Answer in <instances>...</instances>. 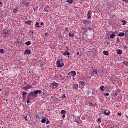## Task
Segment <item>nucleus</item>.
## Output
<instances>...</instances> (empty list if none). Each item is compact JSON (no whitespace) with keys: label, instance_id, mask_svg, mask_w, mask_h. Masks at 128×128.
<instances>
[{"label":"nucleus","instance_id":"7ed1b4c3","mask_svg":"<svg viewBox=\"0 0 128 128\" xmlns=\"http://www.w3.org/2000/svg\"><path fill=\"white\" fill-rule=\"evenodd\" d=\"M2 32L3 36H4V38H8V36H10L12 34V33H10V30H4Z\"/></svg>","mask_w":128,"mask_h":128},{"label":"nucleus","instance_id":"72a5a7b5","mask_svg":"<svg viewBox=\"0 0 128 128\" xmlns=\"http://www.w3.org/2000/svg\"><path fill=\"white\" fill-rule=\"evenodd\" d=\"M110 96V94H108V93L104 94V96Z\"/></svg>","mask_w":128,"mask_h":128},{"label":"nucleus","instance_id":"f03ea898","mask_svg":"<svg viewBox=\"0 0 128 128\" xmlns=\"http://www.w3.org/2000/svg\"><path fill=\"white\" fill-rule=\"evenodd\" d=\"M57 68H64V64L62 62V60H58L56 62Z\"/></svg>","mask_w":128,"mask_h":128},{"label":"nucleus","instance_id":"e433bc0d","mask_svg":"<svg viewBox=\"0 0 128 128\" xmlns=\"http://www.w3.org/2000/svg\"><path fill=\"white\" fill-rule=\"evenodd\" d=\"M123 2H124L126 4H128V0H122Z\"/></svg>","mask_w":128,"mask_h":128},{"label":"nucleus","instance_id":"bb28decb","mask_svg":"<svg viewBox=\"0 0 128 128\" xmlns=\"http://www.w3.org/2000/svg\"><path fill=\"white\" fill-rule=\"evenodd\" d=\"M4 49H0V54H4Z\"/></svg>","mask_w":128,"mask_h":128},{"label":"nucleus","instance_id":"c03bdc74","mask_svg":"<svg viewBox=\"0 0 128 128\" xmlns=\"http://www.w3.org/2000/svg\"><path fill=\"white\" fill-rule=\"evenodd\" d=\"M95 74H98V70H95L94 71Z\"/></svg>","mask_w":128,"mask_h":128},{"label":"nucleus","instance_id":"13d9d810","mask_svg":"<svg viewBox=\"0 0 128 128\" xmlns=\"http://www.w3.org/2000/svg\"><path fill=\"white\" fill-rule=\"evenodd\" d=\"M60 76H62V75H60Z\"/></svg>","mask_w":128,"mask_h":128},{"label":"nucleus","instance_id":"ddd939ff","mask_svg":"<svg viewBox=\"0 0 128 128\" xmlns=\"http://www.w3.org/2000/svg\"><path fill=\"white\" fill-rule=\"evenodd\" d=\"M43 96H48V91L46 90H44V92H43Z\"/></svg>","mask_w":128,"mask_h":128},{"label":"nucleus","instance_id":"f704fd0d","mask_svg":"<svg viewBox=\"0 0 128 128\" xmlns=\"http://www.w3.org/2000/svg\"><path fill=\"white\" fill-rule=\"evenodd\" d=\"M98 122H100H100H102V119L100 118L98 120Z\"/></svg>","mask_w":128,"mask_h":128},{"label":"nucleus","instance_id":"0eeeda50","mask_svg":"<svg viewBox=\"0 0 128 128\" xmlns=\"http://www.w3.org/2000/svg\"><path fill=\"white\" fill-rule=\"evenodd\" d=\"M92 12L89 11L87 15L88 18V20H90V18H92Z\"/></svg>","mask_w":128,"mask_h":128},{"label":"nucleus","instance_id":"cd10ccee","mask_svg":"<svg viewBox=\"0 0 128 128\" xmlns=\"http://www.w3.org/2000/svg\"><path fill=\"white\" fill-rule=\"evenodd\" d=\"M60 114H66V111L64 110H62L61 111Z\"/></svg>","mask_w":128,"mask_h":128},{"label":"nucleus","instance_id":"4468645a","mask_svg":"<svg viewBox=\"0 0 128 128\" xmlns=\"http://www.w3.org/2000/svg\"><path fill=\"white\" fill-rule=\"evenodd\" d=\"M26 94H28L26 92H22L23 100H24L26 98Z\"/></svg>","mask_w":128,"mask_h":128},{"label":"nucleus","instance_id":"6ab92c4d","mask_svg":"<svg viewBox=\"0 0 128 128\" xmlns=\"http://www.w3.org/2000/svg\"><path fill=\"white\" fill-rule=\"evenodd\" d=\"M84 84H86V82H82V81H80V85H81V86H84Z\"/></svg>","mask_w":128,"mask_h":128},{"label":"nucleus","instance_id":"a211bd4d","mask_svg":"<svg viewBox=\"0 0 128 128\" xmlns=\"http://www.w3.org/2000/svg\"><path fill=\"white\" fill-rule=\"evenodd\" d=\"M46 118H45L42 120L41 122H42V124H46Z\"/></svg>","mask_w":128,"mask_h":128},{"label":"nucleus","instance_id":"9b49d317","mask_svg":"<svg viewBox=\"0 0 128 128\" xmlns=\"http://www.w3.org/2000/svg\"><path fill=\"white\" fill-rule=\"evenodd\" d=\"M64 56H70V52H68V51H66V52H64Z\"/></svg>","mask_w":128,"mask_h":128},{"label":"nucleus","instance_id":"412c9836","mask_svg":"<svg viewBox=\"0 0 128 128\" xmlns=\"http://www.w3.org/2000/svg\"><path fill=\"white\" fill-rule=\"evenodd\" d=\"M26 45L27 46H30V44H32V42H26Z\"/></svg>","mask_w":128,"mask_h":128},{"label":"nucleus","instance_id":"680f3d73","mask_svg":"<svg viewBox=\"0 0 128 128\" xmlns=\"http://www.w3.org/2000/svg\"><path fill=\"white\" fill-rule=\"evenodd\" d=\"M126 66H128V64H126Z\"/></svg>","mask_w":128,"mask_h":128},{"label":"nucleus","instance_id":"603ef678","mask_svg":"<svg viewBox=\"0 0 128 128\" xmlns=\"http://www.w3.org/2000/svg\"><path fill=\"white\" fill-rule=\"evenodd\" d=\"M78 56L80 55V52L77 53Z\"/></svg>","mask_w":128,"mask_h":128},{"label":"nucleus","instance_id":"ea45409f","mask_svg":"<svg viewBox=\"0 0 128 128\" xmlns=\"http://www.w3.org/2000/svg\"><path fill=\"white\" fill-rule=\"evenodd\" d=\"M66 95H64L62 97V98H66Z\"/></svg>","mask_w":128,"mask_h":128},{"label":"nucleus","instance_id":"bf43d9fd","mask_svg":"<svg viewBox=\"0 0 128 128\" xmlns=\"http://www.w3.org/2000/svg\"><path fill=\"white\" fill-rule=\"evenodd\" d=\"M66 48H67V49H68V48L66 47Z\"/></svg>","mask_w":128,"mask_h":128},{"label":"nucleus","instance_id":"6e6552de","mask_svg":"<svg viewBox=\"0 0 128 128\" xmlns=\"http://www.w3.org/2000/svg\"><path fill=\"white\" fill-rule=\"evenodd\" d=\"M31 54H32V51H30V50H25V54L30 55Z\"/></svg>","mask_w":128,"mask_h":128},{"label":"nucleus","instance_id":"20e7f679","mask_svg":"<svg viewBox=\"0 0 128 128\" xmlns=\"http://www.w3.org/2000/svg\"><path fill=\"white\" fill-rule=\"evenodd\" d=\"M32 86L28 85V84L26 83L25 86H24L22 87V90H32Z\"/></svg>","mask_w":128,"mask_h":128},{"label":"nucleus","instance_id":"a19ab883","mask_svg":"<svg viewBox=\"0 0 128 128\" xmlns=\"http://www.w3.org/2000/svg\"><path fill=\"white\" fill-rule=\"evenodd\" d=\"M46 124H50V121L49 120H48L46 122Z\"/></svg>","mask_w":128,"mask_h":128},{"label":"nucleus","instance_id":"5fc2aeb1","mask_svg":"<svg viewBox=\"0 0 128 128\" xmlns=\"http://www.w3.org/2000/svg\"><path fill=\"white\" fill-rule=\"evenodd\" d=\"M123 64H126L125 62H123Z\"/></svg>","mask_w":128,"mask_h":128},{"label":"nucleus","instance_id":"423d86ee","mask_svg":"<svg viewBox=\"0 0 128 128\" xmlns=\"http://www.w3.org/2000/svg\"><path fill=\"white\" fill-rule=\"evenodd\" d=\"M83 24H86V26H88L90 24V20H85L82 21Z\"/></svg>","mask_w":128,"mask_h":128},{"label":"nucleus","instance_id":"37998d69","mask_svg":"<svg viewBox=\"0 0 128 128\" xmlns=\"http://www.w3.org/2000/svg\"><path fill=\"white\" fill-rule=\"evenodd\" d=\"M66 32H68V28H66Z\"/></svg>","mask_w":128,"mask_h":128},{"label":"nucleus","instance_id":"c9c22d12","mask_svg":"<svg viewBox=\"0 0 128 128\" xmlns=\"http://www.w3.org/2000/svg\"><path fill=\"white\" fill-rule=\"evenodd\" d=\"M24 118H25L26 122H28V116H26L24 117Z\"/></svg>","mask_w":128,"mask_h":128},{"label":"nucleus","instance_id":"aec40b11","mask_svg":"<svg viewBox=\"0 0 128 128\" xmlns=\"http://www.w3.org/2000/svg\"><path fill=\"white\" fill-rule=\"evenodd\" d=\"M114 36H116V35H114V34H111V36H110V38L114 40Z\"/></svg>","mask_w":128,"mask_h":128},{"label":"nucleus","instance_id":"f257e3e1","mask_svg":"<svg viewBox=\"0 0 128 128\" xmlns=\"http://www.w3.org/2000/svg\"><path fill=\"white\" fill-rule=\"evenodd\" d=\"M42 92V90H37L36 91L29 93L27 98L28 100H34V98H38V94H40Z\"/></svg>","mask_w":128,"mask_h":128},{"label":"nucleus","instance_id":"5701e85b","mask_svg":"<svg viewBox=\"0 0 128 128\" xmlns=\"http://www.w3.org/2000/svg\"><path fill=\"white\" fill-rule=\"evenodd\" d=\"M18 12V9H14L13 10V14H16Z\"/></svg>","mask_w":128,"mask_h":128},{"label":"nucleus","instance_id":"4c0bfd02","mask_svg":"<svg viewBox=\"0 0 128 128\" xmlns=\"http://www.w3.org/2000/svg\"><path fill=\"white\" fill-rule=\"evenodd\" d=\"M122 113H118V116H122Z\"/></svg>","mask_w":128,"mask_h":128},{"label":"nucleus","instance_id":"2eb2a0df","mask_svg":"<svg viewBox=\"0 0 128 128\" xmlns=\"http://www.w3.org/2000/svg\"><path fill=\"white\" fill-rule=\"evenodd\" d=\"M103 54H104V56H108V52L104 51L103 52Z\"/></svg>","mask_w":128,"mask_h":128},{"label":"nucleus","instance_id":"58836bf2","mask_svg":"<svg viewBox=\"0 0 128 128\" xmlns=\"http://www.w3.org/2000/svg\"><path fill=\"white\" fill-rule=\"evenodd\" d=\"M62 118H66V114H63V116H62Z\"/></svg>","mask_w":128,"mask_h":128},{"label":"nucleus","instance_id":"f8f14e48","mask_svg":"<svg viewBox=\"0 0 128 128\" xmlns=\"http://www.w3.org/2000/svg\"><path fill=\"white\" fill-rule=\"evenodd\" d=\"M74 90H76L78 88V84H74Z\"/></svg>","mask_w":128,"mask_h":128},{"label":"nucleus","instance_id":"864d4df0","mask_svg":"<svg viewBox=\"0 0 128 128\" xmlns=\"http://www.w3.org/2000/svg\"><path fill=\"white\" fill-rule=\"evenodd\" d=\"M36 118H38L39 117H38V116H36Z\"/></svg>","mask_w":128,"mask_h":128},{"label":"nucleus","instance_id":"dca6fc26","mask_svg":"<svg viewBox=\"0 0 128 128\" xmlns=\"http://www.w3.org/2000/svg\"><path fill=\"white\" fill-rule=\"evenodd\" d=\"M67 2H68V4H72V3L74 2V0H68Z\"/></svg>","mask_w":128,"mask_h":128},{"label":"nucleus","instance_id":"9d476101","mask_svg":"<svg viewBox=\"0 0 128 128\" xmlns=\"http://www.w3.org/2000/svg\"><path fill=\"white\" fill-rule=\"evenodd\" d=\"M69 76H76V72L74 71L71 72H69Z\"/></svg>","mask_w":128,"mask_h":128},{"label":"nucleus","instance_id":"79ce46f5","mask_svg":"<svg viewBox=\"0 0 128 128\" xmlns=\"http://www.w3.org/2000/svg\"><path fill=\"white\" fill-rule=\"evenodd\" d=\"M30 100H28L27 101V104H30Z\"/></svg>","mask_w":128,"mask_h":128},{"label":"nucleus","instance_id":"c756f323","mask_svg":"<svg viewBox=\"0 0 128 128\" xmlns=\"http://www.w3.org/2000/svg\"><path fill=\"white\" fill-rule=\"evenodd\" d=\"M117 42L118 44H120V39L118 38L117 39Z\"/></svg>","mask_w":128,"mask_h":128},{"label":"nucleus","instance_id":"4be33fe9","mask_svg":"<svg viewBox=\"0 0 128 128\" xmlns=\"http://www.w3.org/2000/svg\"><path fill=\"white\" fill-rule=\"evenodd\" d=\"M118 36H124L125 34L124 33H120L119 34H118Z\"/></svg>","mask_w":128,"mask_h":128},{"label":"nucleus","instance_id":"49530a36","mask_svg":"<svg viewBox=\"0 0 128 128\" xmlns=\"http://www.w3.org/2000/svg\"><path fill=\"white\" fill-rule=\"evenodd\" d=\"M2 2H0V6H2Z\"/></svg>","mask_w":128,"mask_h":128},{"label":"nucleus","instance_id":"393cba45","mask_svg":"<svg viewBox=\"0 0 128 128\" xmlns=\"http://www.w3.org/2000/svg\"><path fill=\"white\" fill-rule=\"evenodd\" d=\"M69 36L70 38H74V34L70 33Z\"/></svg>","mask_w":128,"mask_h":128},{"label":"nucleus","instance_id":"8fccbe9b","mask_svg":"<svg viewBox=\"0 0 128 128\" xmlns=\"http://www.w3.org/2000/svg\"><path fill=\"white\" fill-rule=\"evenodd\" d=\"M28 4H29L28 2L26 3V6H28Z\"/></svg>","mask_w":128,"mask_h":128},{"label":"nucleus","instance_id":"3c124183","mask_svg":"<svg viewBox=\"0 0 128 128\" xmlns=\"http://www.w3.org/2000/svg\"><path fill=\"white\" fill-rule=\"evenodd\" d=\"M76 123H77V124H80V121H77V122H76Z\"/></svg>","mask_w":128,"mask_h":128},{"label":"nucleus","instance_id":"b1692460","mask_svg":"<svg viewBox=\"0 0 128 128\" xmlns=\"http://www.w3.org/2000/svg\"><path fill=\"white\" fill-rule=\"evenodd\" d=\"M26 24L28 26H30L32 24V22L31 21L26 22Z\"/></svg>","mask_w":128,"mask_h":128},{"label":"nucleus","instance_id":"473e14b6","mask_svg":"<svg viewBox=\"0 0 128 128\" xmlns=\"http://www.w3.org/2000/svg\"><path fill=\"white\" fill-rule=\"evenodd\" d=\"M122 22H124V26H126V22L124 21V20H123Z\"/></svg>","mask_w":128,"mask_h":128},{"label":"nucleus","instance_id":"39448f33","mask_svg":"<svg viewBox=\"0 0 128 128\" xmlns=\"http://www.w3.org/2000/svg\"><path fill=\"white\" fill-rule=\"evenodd\" d=\"M53 88L54 90H56V88H58V86H60L59 84L56 83V82H54L52 84Z\"/></svg>","mask_w":128,"mask_h":128},{"label":"nucleus","instance_id":"09e8293b","mask_svg":"<svg viewBox=\"0 0 128 128\" xmlns=\"http://www.w3.org/2000/svg\"><path fill=\"white\" fill-rule=\"evenodd\" d=\"M30 32H31L32 34V36H34V32H32V31L30 30Z\"/></svg>","mask_w":128,"mask_h":128},{"label":"nucleus","instance_id":"2f4dec72","mask_svg":"<svg viewBox=\"0 0 128 128\" xmlns=\"http://www.w3.org/2000/svg\"><path fill=\"white\" fill-rule=\"evenodd\" d=\"M80 88L82 89V88H84V85H80Z\"/></svg>","mask_w":128,"mask_h":128},{"label":"nucleus","instance_id":"7c9ffc66","mask_svg":"<svg viewBox=\"0 0 128 128\" xmlns=\"http://www.w3.org/2000/svg\"><path fill=\"white\" fill-rule=\"evenodd\" d=\"M89 106H94V104L92 102L89 104Z\"/></svg>","mask_w":128,"mask_h":128},{"label":"nucleus","instance_id":"a878e982","mask_svg":"<svg viewBox=\"0 0 128 128\" xmlns=\"http://www.w3.org/2000/svg\"><path fill=\"white\" fill-rule=\"evenodd\" d=\"M100 90H101L102 92H104V86H102L100 87Z\"/></svg>","mask_w":128,"mask_h":128},{"label":"nucleus","instance_id":"6e6d98bb","mask_svg":"<svg viewBox=\"0 0 128 128\" xmlns=\"http://www.w3.org/2000/svg\"><path fill=\"white\" fill-rule=\"evenodd\" d=\"M52 98H54V96H52Z\"/></svg>","mask_w":128,"mask_h":128},{"label":"nucleus","instance_id":"052dcab7","mask_svg":"<svg viewBox=\"0 0 128 128\" xmlns=\"http://www.w3.org/2000/svg\"><path fill=\"white\" fill-rule=\"evenodd\" d=\"M0 92H2V90L0 89Z\"/></svg>","mask_w":128,"mask_h":128},{"label":"nucleus","instance_id":"4d7b16f0","mask_svg":"<svg viewBox=\"0 0 128 128\" xmlns=\"http://www.w3.org/2000/svg\"><path fill=\"white\" fill-rule=\"evenodd\" d=\"M126 118H128V116H126Z\"/></svg>","mask_w":128,"mask_h":128},{"label":"nucleus","instance_id":"de8ad7c7","mask_svg":"<svg viewBox=\"0 0 128 128\" xmlns=\"http://www.w3.org/2000/svg\"><path fill=\"white\" fill-rule=\"evenodd\" d=\"M40 25H41V26H43V25H44V22H41V23H40Z\"/></svg>","mask_w":128,"mask_h":128},{"label":"nucleus","instance_id":"1a4fd4ad","mask_svg":"<svg viewBox=\"0 0 128 128\" xmlns=\"http://www.w3.org/2000/svg\"><path fill=\"white\" fill-rule=\"evenodd\" d=\"M104 114L105 116H110V112L108 110H106V111L104 112Z\"/></svg>","mask_w":128,"mask_h":128},{"label":"nucleus","instance_id":"c85d7f7f","mask_svg":"<svg viewBox=\"0 0 128 128\" xmlns=\"http://www.w3.org/2000/svg\"><path fill=\"white\" fill-rule=\"evenodd\" d=\"M36 28H40V26H40V23H38V22H36Z\"/></svg>","mask_w":128,"mask_h":128},{"label":"nucleus","instance_id":"f3484780","mask_svg":"<svg viewBox=\"0 0 128 128\" xmlns=\"http://www.w3.org/2000/svg\"><path fill=\"white\" fill-rule=\"evenodd\" d=\"M118 54H122V50H118V52H117Z\"/></svg>","mask_w":128,"mask_h":128},{"label":"nucleus","instance_id":"a18cd8bd","mask_svg":"<svg viewBox=\"0 0 128 128\" xmlns=\"http://www.w3.org/2000/svg\"><path fill=\"white\" fill-rule=\"evenodd\" d=\"M38 2H42V0H38Z\"/></svg>","mask_w":128,"mask_h":128}]
</instances>
